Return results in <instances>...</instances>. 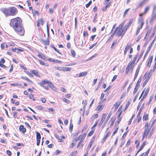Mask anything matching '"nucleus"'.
Wrapping results in <instances>:
<instances>
[{
    "label": "nucleus",
    "mask_w": 156,
    "mask_h": 156,
    "mask_svg": "<svg viewBox=\"0 0 156 156\" xmlns=\"http://www.w3.org/2000/svg\"><path fill=\"white\" fill-rule=\"evenodd\" d=\"M21 20L19 17L11 20L10 25L17 33L22 36L24 34V30L21 25Z\"/></svg>",
    "instance_id": "nucleus-1"
},
{
    "label": "nucleus",
    "mask_w": 156,
    "mask_h": 156,
    "mask_svg": "<svg viewBox=\"0 0 156 156\" xmlns=\"http://www.w3.org/2000/svg\"><path fill=\"white\" fill-rule=\"evenodd\" d=\"M1 11L6 16H15L18 12L17 9L14 7L2 8L1 9Z\"/></svg>",
    "instance_id": "nucleus-2"
},
{
    "label": "nucleus",
    "mask_w": 156,
    "mask_h": 156,
    "mask_svg": "<svg viewBox=\"0 0 156 156\" xmlns=\"http://www.w3.org/2000/svg\"><path fill=\"white\" fill-rule=\"evenodd\" d=\"M134 64L129 62L126 69V74H128V72L131 73L134 67Z\"/></svg>",
    "instance_id": "nucleus-3"
},
{
    "label": "nucleus",
    "mask_w": 156,
    "mask_h": 156,
    "mask_svg": "<svg viewBox=\"0 0 156 156\" xmlns=\"http://www.w3.org/2000/svg\"><path fill=\"white\" fill-rule=\"evenodd\" d=\"M156 19V12L152 11L151 18L150 21L151 23H152Z\"/></svg>",
    "instance_id": "nucleus-4"
},
{
    "label": "nucleus",
    "mask_w": 156,
    "mask_h": 156,
    "mask_svg": "<svg viewBox=\"0 0 156 156\" xmlns=\"http://www.w3.org/2000/svg\"><path fill=\"white\" fill-rule=\"evenodd\" d=\"M143 18L142 17H140L138 19V24L139 26L143 27L144 24Z\"/></svg>",
    "instance_id": "nucleus-5"
},
{
    "label": "nucleus",
    "mask_w": 156,
    "mask_h": 156,
    "mask_svg": "<svg viewBox=\"0 0 156 156\" xmlns=\"http://www.w3.org/2000/svg\"><path fill=\"white\" fill-rule=\"evenodd\" d=\"M150 6H148L146 7V8H145L143 13H141L139 14L140 16H141L145 14L150 9Z\"/></svg>",
    "instance_id": "nucleus-6"
},
{
    "label": "nucleus",
    "mask_w": 156,
    "mask_h": 156,
    "mask_svg": "<svg viewBox=\"0 0 156 156\" xmlns=\"http://www.w3.org/2000/svg\"><path fill=\"white\" fill-rule=\"evenodd\" d=\"M118 30L116 31L115 33L117 34L118 36H120L122 35V33L123 31V30L122 28H121L118 27Z\"/></svg>",
    "instance_id": "nucleus-7"
},
{
    "label": "nucleus",
    "mask_w": 156,
    "mask_h": 156,
    "mask_svg": "<svg viewBox=\"0 0 156 156\" xmlns=\"http://www.w3.org/2000/svg\"><path fill=\"white\" fill-rule=\"evenodd\" d=\"M87 74V72H84L80 73L79 74H77L76 76L78 77H80L82 76H85Z\"/></svg>",
    "instance_id": "nucleus-8"
},
{
    "label": "nucleus",
    "mask_w": 156,
    "mask_h": 156,
    "mask_svg": "<svg viewBox=\"0 0 156 156\" xmlns=\"http://www.w3.org/2000/svg\"><path fill=\"white\" fill-rule=\"evenodd\" d=\"M19 130L21 132H22L23 134H24L26 132V129L24 127L23 125H21L19 127Z\"/></svg>",
    "instance_id": "nucleus-9"
},
{
    "label": "nucleus",
    "mask_w": 156,
    "mask_h": 156,
    "mask_svg": "<svg viewBox=\"0 0 156 156\" xmlns=\"http://www.w3.org/2000/svg\"><path fill=\"white\" fill-rule=\"evenodd\" d=\"M41 41L43 44L46 46L48 45L49 44V41L48 38L46 40L42 39Z\"/></svg>",
    "instance_id": "nucleus-10"
},
{
    "label": "nucleus",
    "mask_w": 156,
    "mask_h": 156,
    "mask_svg": "<svg viewBox=\"0 0 156 156\" xmlns=\"http://www.w3.org/2000/svg\"><path fill=\"white\" fill-rule=\"evenodd\" d=\"M131 44H130L128 43L125 48L124 52V54L125 55L126 54V52H127L128 50L131 47Z\"/></svg>",
    "instance_id": "nucleus-11"
},
{
    "label": "nucleus",
    "mask_w": 156,
    "mask_h": 156,
    "mask_svg": "<svg viewBox=\"0 0 156 156\" xmlns=\"http://www.w3.org/2000/svg\"><path fill=\"white\" fill-rule=\"evenodd\" d=\"M133 22V19H132L130 21L129 23L127 25L125 26V30H126L130 26L131 24Z\"/></svg>",
    "instance_id": "nucleus-12"
},
{
    "label": "nucleus",
    "mask_w": 156,
    "mask_h": 156,
    "mask_svg": "<svg viewBox=\"0 0 156 156\" xmlns=\"http://www.w3.org/2000/svg\"><path fill=\"white\" fill-rule=\"evenodd\" d=\"M111 115V113H109L108 116V117H107L106 120L104 123V124L102 125V128L104 127L105 126L106 124L107 121H108Z\"/></svg>",
    "instance_id": "nucleus-13"
},
{
    "label": "nucleus",
    "mask_w": 156,
    "mask_h": 156,
    "mask_svg": "<svg viewBox=\"0 0 156 156\" xmlns=\"http://www.w3.org/2000/svg\"><path fill=\"white\" fill-rule=\"evenodd\" d=\"M152 59H153V56H151L150 57V58L148 61V63L147 64V66L148 67H150L151 63L152 61Z\"/></svg>",
    "instance_id": "nucleus-14"
},
{
    "label": "nucleus",
    "mask_w": 156,
    "mask_h": 156,
    "mask_svg": "<svg viewBox=\"0 0 156 156\" xmlns=\"http://www.w3.org/2000/svg\"><path fill=\"white\" fill-rule=\"evenodd\" d=\"M85 136L86 134L85 133L83 135H81L79 136V138H80V143H82L83 141L84 140Z\"/></svg>",
    "instance_id": "nucleus-15"
},
{
    "label": "nucleus",
    "mask_w": 156,
    "mask_h": 156,
    "mask_svg": "<svg viewBox=\"0 0 156 156\" xmlns=\"http://www.w3.org/2000/svg\"><path fill=\"white\" fill-rule=\"evenodd\" d=\"M145 144H146L145 142H144L143 143V144H142V145L140 146V149H139V150L137 151L136 155L142 149L144 148V147Z\"/></svg>",
    "instance_id": "nucleus-16"
},
{
    "label": "nucleus",
    "mask_w": 156,
    "mask_h": 156,
    "mask_svg": "<svg viewBox=\"0 0 156 156\" xmlns=\"http://www.w3.org/2000/svg\"><path fill=\"white\" fill-rule=\"evenodd\" d=\"M150 129H145L144 130V131L143 133V135L145 136H146V137L147 136V134L149 133L150 131Z\"/></svg>",
    "instance_id": "nucleus-17"
},
{
    "label": "nucleus",
    "mask_w": 156,
    "mask_h": 156,
    "mask_svg": "<svg viewBox=\"0 0 156 156\" xmlns=\"http://www.w3.org/2000/svg\"><path fill=\"white\" fill-rule=\"evenodd\" d=\"M72 68L70 67H63V71H70Z\"/></svg>",
    "instance_id": "nucleus-18"
},
{
    "label": "nucleus",
    "mask_w": 156,
    "mask_h": 156,
    "mask_svg": "<svg viewBox=\"0 0 156 156\" xmlns=\"http://www.w3.org/2000/svg\"><path fill=\"white\" fill-rule=\"evenodd\" d=\"M39 62H40V63L41 65H45L46 66H48V64H45L44 62L41 60H38Z\"/></svg>",
    "instance_id": "nucleus-19"
},
{
    "label": "nucleus",
    "mask_w": 156,
    "mask_h": 156,
    "mask_svg": "<svg viewBox=\"0 0 156 156\" xmlns=\"http://www.w3.org/2000/svg\"><path fill=\"white\" fill-rule=\"evenodd\" d=\"M109 134H110V132L109 131H108L107 132V133L105 136L104 137V138L103 139V141L104 142H105V141L107 138H108V137L109 136Z\"/></svg>",
    "instance_id": "nucleus-20"
},
{
    "label": "nucleus",
    "mask_w": 156,
    "mask_h": 156,
    "mask_svg": "<svg viewBox=\"0 0 156 156\" xmlns=\"http://www.w3.org/2000/svg\"><path fill=\"white\" fill-rule=\"evenodd\" d=\"M148 119V114H144L143 117V119L145 121L147 120Z\"/></svg>",
    "instance_id": "nucleus-21"
},
{
    "label": "nucleus",
    "mask_w": 156,
    "mask_h": 156,
    "mask_svg": "<svg viewBox=\"0 0 156 156\" xmlns=\"http://www.w3.org/2000/svg\"><path fill=\"white\" fill-rule=\"evenodd\" d=\"M87 104V101L86 100L84 102V106H83V115L84 113V111L85 110V108Z\"/></svg>",
    "instance_id": "nucleus-22"
},
{
    "label": "nucleus",
    "mask_w": 156,
    "mask_h": 156,
    "mask_svg": "<svg viewBox=\"0 0 156 156\" xmlns=\"http://www.w3.org/2000/svg\"><path fill=\"white\" fill-rule=\"evenodd\" d=\"M21 78H22V79H25V80H26L27 81H28V82H29L30 83H31L32 82V81L30 80H29V79H28L26 77H25V76H22V77Z\"/></svg>",
    "instance_id": "nucleus-23"
},
{
    "label": "nucleus",
    "mask_w": 156,
    "mask_h": 156,
    "mask_svg": "<svg viewBox=\"0 0 156 156\" xmlns=\"http://www.w3.org/2000/svg\"><path fill=\"white\" fill-rule=\"evenodd\" d=\"M38 22L40 24H41L42 25H43L44 24V22L43 20L41 18L38 19Z\"/></svg>",
    "instance_id": "nucleus-24"
},
{
    "label": "nucleus",
    "mask_w": 156,
    "mask_h": 156,
    "mask_svg": "<svg viewBox=\"0 0 156 156\" xmlns=\"http://www.w3.org/2000/svg\"><path fill=\"white\" fill-rule=\"evenodd\" d=\"M93 144V142H92V141H91L90 142V143L88 145V146L87 148V151H89V150L90 149V148Z\"/></svg>",
    "instance_id": "nucleus-25"
},
{
    "label": "nucleus",
    "mask_w": 156,
    "mask_h": 156,
    "mask_svg": "<svg viewBox=\"0 0 156 156\" xmlns=\"http://www.w3.org/2000/svg\"><path fill=\"white\" fill-rule=\"evenodd\" d=\"M10 85L11 86H21L22 84H19L18 83H12L10 84Z\"/></svg>",
    "instance_id": "nucleus-26"
},
{
    "label": "nucleus",
    "mask_w": 156,
    "mask_h": 156,
    "mask_svg": "<svg viewBox=\"0 0 156 156\" xmlns=\"http://www.w3.org/2000/svg\"><path fill=\"white\" fill-rule=\"evenodd\" d=\"M71 52L72 56L73 57H75L76 56V54L75 51L73 50H71Z\"/></svg>",
    "instance_id": "nucleus-27"
},
{
    "label": "nucleus",
    "mask_w": 156,
    "mask_h": 156,
    "mask_svg": "<svg viewBox=\"0 0 156 156\" xmlns=\"http://www.w3.org/2000/svg\"><path fill=\"white\" fill-rule=\"evenodd\" d=\"M141 81V79L139 78L138 79L135 86H136V87H139L138 86H139V85L140 84V83Z\"/></svg>",
    "instance_id": "nucleus-28"
},
{
    "label": "nucleus",
    "mask_w": 156,
    "mask_h": 156,
    "mask_svg": "<svg viewBox=\"0 0 156 156\" xmlns=\"http://www.w3.org/2000/svg\"><path fill=\"white\" fill-rule=\"evenodd\" d=\"M55 68L56 69H57L59 70V71H62L63 70V67H58L56 66H55Z\"/></svg>",
    "instance_id": "nucleus-29"
},
{
    "label": "nucleus",
    "mask_w": 156,
    "mask_h": 156,
    "mask_svg": "<svg viewBox=\"0 0 156 156\" xmlns=\"http://www.w3.org/2000/svg\"><path fill=\"white\" fill-rule=\"evenodd\" d=\"M142 26L140 27H138L137 28V30L136 33V35H138L140 32V29H141L142 28Z\"/></svg>",
    "instance_id": "nucleus-30"
},
{
    "label": "nucleus",
    "mask_w": 156,
    "mask_h": 156,
    "mask_svg": "<svg viewBox=\"0 0 156 156\" xmlns=\"http://www.w3.org/2000/svg\"><path fill=\"white\" fill-rule=\"evenodd\" d=\"M63 101L67 104H70V102L69 100L65 98H63Z\"/></svg>",
    "instance_id": "nucleus-31"
},
{
    "label": "nucleus",
    "mask_w": 156,
    "mask_h": 156,
    "mask_svg": "<svg viewBox=\"0 0 156 156\" xmlns=\"http://www.w3.org/2000/svg\"><path fill=\"white\" fill-rule=\"evenodd\" d=\"M120 105V103H118L117 102L115 103V104L114 105V106H115V110H116L117 109L118 107Z\"/></svg>",
    "instance_id": "nucleus-32"
},
{
    "label": "nucleus",
    "mask_w": 156,
    "mask_h": 156,
    "mask_svg": "<svg viewBox=\"0 0 156 156\" xmlns=\"http://www.w3.org/2000/svg\"><path fill=\"white\" fill-rule=\"evenodd\" d=\"M153 44H152L151 43L150 45H149V47H148V48L147 50V52L148 53V52L150 51V49H151V47L152 46V45Z\"/></svg>",
    "instance_id": "nucleus-33"
},
{
    "label": "nucleus",
    "mask_w": 156,
    "mask_h": 156,
    "mask_svg": "<svg viewBox=\"0 0 156 156\" xmlns=\"http://www.w3.org/2000/svg\"><path fill=\"white\" fill-rule=\"evenodd\" d=\"M52 62H54L55 63H62V62L61 61L58 60H54L52 59Z\"/></svg>",
    "instance_id": "nucleus-34"
},
{
    "label": "nucleus",
    "mask_w": 156,
    "mask_h": 156,
    "mask_svg": "<svg viewBox=\"0 0 156 156\" xmlns=\"http://www.w3.org/2000/svg\"><path fill=\"white\" fill-rule=\"evenodd\" d=\"M24 72L27 73L30 76V77H33V75L31 74V73H30L29 72L27 71H26V70H25L24 71Z\"/></svg>",
    "instance_id": "nucleus-35"
},
{
    "label": "nucleus",
    "mask_w": 156,
    "mask_h": 156,
    "mask_svg": "<svg viewBox=\"0 0 156 156\" xmlns=\"http://www.w3.org/2000/svg\"><path fill=\"white\" fill-rule=\"evenodd\" d=\"M36 137L38 138H41V136L40 134L37 131L36 132Z\"/></svg>",
    "instance_id": "nucleus-36"
},
{
    "label": "nucleus",
    "mask_w": 156,
    "mask_h": 156,
    "mask_svg": "<svg viewBox=\"0 0 156 156\" xmlns=\"http://www.w3.org/2000/svg\"><path fill=\"white\" fill-rule=\"evenodd\" d=\"M104 121H105V120L101 119V120L99 122V124L98 125V126H99V127L100 126H101V125L103 123V122Z\"/></svg>",
    "instance_id": "nucleus-37"
},
{
    "label": "nucleus",
    "mask_w": 156,
    "mask_h": 156,
    "mask_svg": "<svg viewBox=\"0 0 156 156\" xmlns=\"http://www.w3.org/2000/svg\"><path fill=\"white\" fill-rule=\"evenodd\" d=\"M40 85L44 87V86L43 85L45 84V80L42 81L41 83H39Z\"/></svg>",
    "instance_id": "nucleus-38"
},
{
    "label": "nucleus",
    "mask_w": 156,
    "mask_h": 156,
    "mask_svg": "<svg viewBox=\"0 0 156 156\" xmlns=\"http://www.w3.org/2000/svg\"><path fill=\"white\" fill-rule=\"evenodd\" d=\"M31 72L32 73L34 74V75L36 76H37V72L35 70H32L31 71Z\"/></svg>",
    "instance_id": "nucleus-39"
},
{
    "label": "nucleus",
    "mask_w": 156,
    "mask_h": 156,
    "mask_svg": "<svg viewBox=\"0 0 156 156\" xmlns=\"http://www.w3.org/2000/svg\"><path fill=\"white\" fill-rule=\"evenodd\" d=\"M92 3V1L90 0L89 1L88 3L86 5V8H88Z\"/></svg>",
    "instance_id": "nucleus-40"
},
{
    "label": "nucleus",
    "mask_w": 156,
    "mask_h": 156,
    "mask_svg": "<svg viewBox=\"0 0 156 156\" xmlns=\"http://www.w3.org/2000/svg\"><path fill=\"white\" fill-rule=\"evenodd\" d=\"M140 67H141V65H139L137 67V68L136 70V73H139V70H140Z\"/></svg>",
    "instance_id": "nucleus-41"
},
{
    "label": "nucleus",
    "mask_w": 156,
    "mask_h": 156,
    "mask_svg": "<svg viewBox=\"0 0 156 156\" xmlns=\"http://www.w3.org/2000/svg\"><path fill=\"white\" fill-rule=\"evenodd\" d=\"M73 125L72 123H70V127H69V130L70 131H72L73 130Z\"/></svg>",
    "instance_id": "nucleus-42"
},
{
    "label": "nucleus",
    "mask_w": 156,
    "mask_h": 156,
    "mask_svg": "<svg viewBox=\"0 0 156 156\" xmlns=\"http://www.w3.org/2000/svg\"><path fill=\"white\" fill-rule=\"evenodd\" d=\"M121 120V117H118V120L117 121V125H118Z\"/></svg>",
    "instance_id": "nucleus-43"
},
{
    "label": "nucleus",
    "mask_w": 156,
    "mask_h": 156,
    "mask_svg": "<svg viewBox=\"0 0 156 156\" xmlns=\"http://www.w3.org/2000/svg\"><path fill=\"white\" fill-rule=\"evenodd\" d=\"M125 22V21H123L122 23H121V24L118 27L121 28H122V27L124 24Z\"/></svg>",
    "instance_id": "nucleus-44"
},
{
    "label": "nucleus",
    "mask_w": 156,
    "mask_h": 156,
    "mask_svg": "<svg viewBox=\"0 0 156 156\" xmlns=\"http://www.w3.org/2000/svg\"><path fill=\"white\" fill-rule=\"evenodd\" d=\"M155 122V119L154 120H151L150 121V125L151 123V128L152 127L153 124H154V123Z\"/></svg>",
    "instance_id": "nucleus-45"
},
{
    "label": "nucleus",
    "mask_w": 156,
    "mask_h": 156,
    "mask_svg": "<svg viewBox=\"0 0 156 156\" xmlns=\"http://www.w3.org/2000/svg\"><path fill=\"white\" fill-rule=\"evenodd\" d=\"M98 121H99L98 120L96 121L95 123L91 127V129L95 127L96 126L98 123Z\"/></svg>",
    "instance_id": "nucleus-46"
},
{
    "label": "nucleus",
    "mask_w": 156,
    "mask_h": 156,
    "mask_svg": "<svg viewBox=\"0 0 156 156\" xmlns=\"http://www.w3.org/2000/svg\"><path fill=\"white\" fill-rule=\"evenodd\" d=\"M149 91V88H147L146 90H145V93L144 94V95H145L146 96H147L148 93V92Z\"/></svg>",
    "instance_id": "nucleus-47"
},
{
    "label": "nucleus",
    "mask_w": 156,
    "mask_h": 156,
    "mask_svg": "<svg viewBox=\"0 0 156 156\" xmlns=\"http://www.w3.org/2000/svg\"><path fill=\"white\" fill-rule=\"evenodd\" d=\"M37 108L38 109L40 110H43V107L42 106H41V105H39V106H37Z\"/></svg>",
    "instance_id": "nucleus-48"
},
{
    "label": "nucleus",
    "mask_w": 156,
    "mask_h": 156,
    "mask_svg": "<svg viewBox=\"0 0 156 156\" xmlns=\"http://www.w3.org/2000/svg\"><path fill=\"white\" fill-rule=\"evenodd\" d=\"M149 79H150V77H149V78H147V79L144 82V83H143V86H145L146 85V84H147V82L148 81Z\"/></svg>",
    "instance_id": "nucleus-49"
},
{
    "label": "nucleus",
    "mask_w": 156,
    "mask_h": 156,
    "mask_svg": "<svg viewBox=\"0 0 156 156\" xmlns=\"http://www.w3.org/2000/svg\"><path fill=\"white\" fill-rule=\"evenodd\" d=\"M38 56L43 60H44L45 58V57L44 56H42L41 54H38Z\"/></svg>",
    "instance_id": "nucleus-50"
},
{
    "label": "nucleus",
    "mask_w": 156,
    "mask_h": 156,
    "mask_svg": "<svg viewBox=\"0 0 156 156\" xmlns=\"http://www.w3.org/2000/svg\"><path fill=\"white\" fill-rule=\"evenodd\" d=\"M138 87H139L135 86V88L133 92V93L134 94H135L136 93V92L138 89Z\"/></svg>",
    "instance_id": "nucleus-51"
},
{
    "label": "nucleus",
    "mask_w": 156,
    "mask_h": 156,
    "mask_svg": "<svg viewBox=\"0 0 156 156\" xmlns=\"http://www.w3.org/2000/svg\"><path fill=\"white\" fill-rule=\"evenodd\" d=\"M0 66L4 68H6V66H5L4 65H3L1 63V61H0Z\"/></svg>",
    "instance_id": "nucleus-52"
},
{
    "label": "nucleus",
    "mask_w": 156,
    "mask_h": 156,
    "mask_svg": "<svg viewBox=\"0 0 156 156\" xmlns=\"http://www.w3.org/2000/svg\"><path fill=\"white\" fill-rule=\"evenodd\" d=\"M137 118L138 120V122L139 123L141 120V117L140 116L137 115Z\"/></svg>",
    "instance_id": "nucleus-53"
},
{
    "label": "nucleus",
    "mask_w": 156,
    "mask_h": 156,
    "mask_svg": "<svg viewBox=\"0 0 156 156\" xmlns=\"http://www.w3.org/2000/svg\"><path fill=\"white\" fill-rule=\"evenodd\" d=\"M106 117V115L104 113L102 114V117L101 118V119H102L105 120Z\"/></svg>",
    "instance_id": "nucleus-54"
},
{
    "label": "nucleus",
    "mask_w": 156,
    "mask_h": 156,
    "mask_svg": "<svg viewBox=\"0 0 156 156\" xmlns=\"http://www.w3.org/2000/svg\"><path fill=\"white\" fill-rule=\"evenodd\" d=\"M151 31L149 30L147 32V33L146 34V36H145V37L144 38V39H145V38H146V37H147V36H149V35L151 33Z\"/></svg>",
    "instance_id": "nucleus-55"
},
{
    "label": "nucleus",
    "mask_w": 156,
    "mask_h": 156,
    "mask_svg": "<svg viewBox=\"0 0 156 156\" xmlns=\"http://www.w3.org/2000/svg\"><path fill=\"white\" fill-rule=\"evenodd\" d=\"M118 27H116V29H115V31H114V33H113V34H112V35L111 36V37H110V38H111V37L112 38V37H113V36L114 35V34H115V32H116V31H117V30H118Z\"/></svg>",
    "instance_id": "nucleus-56"
},
{
    "label": "nucleus",
    "mask_w": 156,
    "mask_h": 156,
    "mask_svg": "<svg viewBox=\"0 0 156 156\" xmlns=\"http://www.w3.org/2000/svg\"><path fill=\"white\" fill-rule=\"evenodd\" d=\"M137 56H136V57H135L134 59H133V60L132 61H130V62L132 63L133 64L136 61L137 58Z\"/></svg>",
    "instance_id": "nucleus-57"
},
{
    "label": "nucleus",
    "mask_w": 156,
    "mask_h": 156,
    "mask_svg": "<svg viewBox=\"0 0 156 156\" xmlns=\"http://www.w3.org/2000/svg\"><path fill=\"white\" fill-rule=\"evenodd\" d=\"M7 154L9 156H10L11 155V152L9 150H7L6 151Z\"/></svg>",
    "instance_id": "nucleus-58"
},
{
    "label": "nucleus",
    "mask_w": 156,
    "mask_h": 156,
    "mask_svg": "<svg viewBox=\"0 0 156 156\" xmlns=\"http://www.w3.org/2000/svg\"><path fill=\"white\" fill-rule=\"evenodd\" d=\"M97 43L92 44L91 46H90V47H89V49H92L93 47H95L96 45V44H97Z\"/></svg>",
    "instance_id": "nucleus-59"
},
{
    "label": "nucleus",
    "mask_w": 156,
    "mask_h": 156,
    "mask_svg": "<svg viewBox=\"0 0 156 156\" xmlns=\"http://www.w3.org/2000/svg\"><path fill=\"white\" fill-rule=\"evenodd\" d=\"M152 11L156 12V5H154Z\"/></svg>",
    "instance_id": "nucleus-60"
},
{
    "label": "nucleus",
    "mask_w": 156,
    "mask_h": 156,
    "mask_svg": "<svg viewBox=\"0 0 156 156\" xmlns=\"http://www.w3.org/2000/svg\"><path fill=\"white\" fill-rule=\"evenodd\" d=\"M98 114H95L94 115L93 117H92V119H93L94 118H97L98 117Z\"/></svg>",
    "instance_id": "nucleus-61"
},
{
    "label": "nucleus",
    "mask_w": 156,
    "mask_h": 156,
    "mask_svg": "<svg viewBox=\"0 0 156 156\" xmlns=\"http://www.w3.org/2000/svg\"><path fill=\"white\" fill-rule=\"evenodd\" d=\"M118 128H117L113 132L112 136L114 135L117 132L118 130Z\"/></svg>",
    "instance_id": "nucleus-62"
},
{
    "label": "nucleus",
    "mask_w": 156,
    "mask_h": 156,
    "mask_svg": "<svg viewBox=\"0 0 156 156\" xmlns=\"http://www.w3.org/2000/svg\"><path fill=\"white\" fill-rule=\"evenodd\" d=\"M102 106L98 105L97 108V109L98 110H101L102 109Z\"/></svg>",
    "instance_id": "nucleus-63"
},
{
    "label": "nucleus",
    "mask_w": 156,
    "mask_h": 156,
    "mask_svg": "<svg viewBox=\"0 0 156 156\" xmlns=\"http://www.w3.org/2000/svg\"><path fill=\"white\" fill-rule=\"evenodd\" d=\"M60 151L59 150H56L55 153V155H57L59 154L60 152Z\"/></svg>",
    "instance_id": "nucleus-64"
}]
</instances>
